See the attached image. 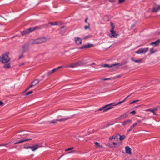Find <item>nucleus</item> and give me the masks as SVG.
<instances>
[{"label":"nucleus","instance_id":"f257e3e1","mask_svg":"<svg viewBox=\"0 0 160 160\" xmlns=\"http://www.w3.org/2000/svg\"><path fill=\"white\" fill-rule=\"evenodd\" d=\"M48 26V24H44L41 25L36 26L34 27L30 28L22 32L21 34L22 35H24L26 34H29L36 30H40L44 28H47Z\"/></svg>","mask_w":160,"mask_h":160},{"label":"nucleus","instance_id":"f03ea898","mask_svg":"<svg viewBox=\"0 0 160 160\" xmlns=\"http://www.w3.org/2000/svg\"><path fill=\"white\" fill-rule=\"evenodd\" d=\"M46 38L42 37L33 40L32 42V44H38L47 41Z\"/></svg>","mask_w":160,"mask_h":160},{"label":"nucleus","instance_id":"7ed1b4c3","mask_svg":"<svg viewBox=\"0 0 160 160\" xmlns=\"http://www.w3.org/2000/svg\"><path fill=\"white\" fill-rule=\"evenodd\" d=\"M114 105L113 103H111L110 104H108L107 105H106L104 106L101 107L100 108H99L98 110L99 111H103V112H105L106 111L112 108L113 107V106Z\"/></svg>","mask_w":160,"mask_h":160},{"label":"nucleus","instance_id":"20e7f679","mask_svg":"<svg viewBox=\"0 0 160 160\" xmlns=\"http://www.w3.org/2000/svg\"><path fill=\"white\" fill-rule=\"evenodd\" d=\"M70 118L69 117H67L63 118L62 119H54L52 120L48 121V122L49 124H55L57 123L58 121H65L69 119H70Z\"/></svg>","mask_w":160,"mask_h":160},{"label":"nucleus","instance_id":"39448f33","mask_svg":"<svg viewBox=\"0 0 160 160\" xmlns=\"http://www.w3.org/2000/svg\"><path fill=\"white\" fill-rule=\"evenodd\" d=\"M10 60V58L8 57V54H3L2 55V57L1 58V61L2 63H5L8 62Z\"/></svg>","mask_w":160,"mask_h":160},{"label":"nucleus","instance_id":"423d86ee","mask_svg":"<svg viewBox=\"0 0 160 160\" xmlns=\"http://www.w3.org/2000/svg\"><path fill=\"white\" fill-rule=\"evenodd\" d=\"M149 49L148 48H141L139 49L138 51L135 52V53L138 54H140L141 53H145Z\"/></svg>","mask_w":160,"mask_h":160},{"label":"nucleus","instance_id":"0eeeda50","mask_svg":"<svg viewBox=\"0 0 160 160\" xmlns=\"http://www.w3.org/2000/svg\"><path fill=\"white\" fill-rule=\"evenodd\" d=\"M85 64L84 62L83 61H82L75 63L73 65L71 66L70 67L74 68L78 66H82L84 65Z\"/></svg>","mask_w":160,"mask_h":160},{"label":"nucleus","instance_id":"6e6552de","mask_svg":"<svg viewBox=\"0 0 160 160\" xmlns=\"http://www.w3.org/2000/svg\"><path fill=\"white\" fill-rule=\"evenodd\" d=\"M22 52L23 53L25 52L28 50L29 49V46L28 43H26L22 46Z\"/></svg>","mask_w":160,"mask_h":160},{"label":"nucleus","instance_id":"1a4fd4ad","mask_svg":"<svg viewBox=\"0 0 160 160\" xmlns=\"http://www.w3.org/2000/svg\"><path fill=\"white\" fill-rule=\"evenodd\" d=\"M110 32L112 35L110 36V38H112V37L114 38H117L118 37V34L115 33L116 32L114 30L113 28V27L110 30Z\"/></svg>","mask_w":160,"mask_h":160},{"label":"nucleus","instance_id":"9d476101","mask_svg":"<svg viewBox=\"0 0 160 160\" xmlns=\"http://www.w3.org/2000/svg\"><path fill=\"white\" fill-rule=\"evenodd\" d=\"M93 46V44H92L88 43L87 44L82 46L80 47L79 48V49H82L83 48H90L92 47Z\"/></svg>","mask_w":160,"mask_h":160},{"label":"nucleus","instance_id":"9b49d317","mask_svg":"<svg viewBox=\"0 0 160 160\" xmlns=\"http://www.w3.org/2000/svg\"><path fill=\"white\" fill-rule=\"evenodd\" d=\"M119 63H117V64H111L110 65H109L108 64H102L101 65V67H102L106 68V67H108V68H111L113 66H116V65L119 64Z\"/></svg>","mask_w":160,"mask_h":160},{"label":"nucleus","instance_id":"f8f14e48","mask_svg":"<svg viewBox=\"0 0 160 160\" xmlns=\"http://www.w3.org/2000/svg\"><path fill=\"white\" fill-rule=\"evenodd\" d=\"M116 137L117 140L118 141L119 140L120 141L123 140L125 138L124 135L121 136L119 134H117Z\"/></svg>","mask_w":160,"mask_h":160},{"label":"nucleus","instance_id":"ddd939ff","mask_svg":"<svg viewBox=\"0 0 160 160\" xmlns=\"http://www.w3.org/2000/svg\"><path fill=\"white\" fill-rule=\"evenodd\" d=\"M74 40L75 43L77 44H81L82 43V39L79 37H75Z\"/></svg>","mask_w":160,"mask_h":160},{"label":"nucleus","instance_id":"4468645a","mask_svg":"<svg viewBox=\"0 0 160 160\" xmlns=\"http://www.w3.org/2000/svg\"><path fill=\"white\" fill-rule=\"evenodd\" d=\"M159 10H160V5H158L152 9V11L154 12H156Z\"/></svg>","mask_w":160,"mask_h":160},{"label":"nucleus","instance_id":"2eb2a0df","mask_svg":"<svg viewBox=\"0 0 160 160\" xmlns=\"http://www.w3.org/2000/svg\"><path fill=\"white\" fill-rule=\"evenodd\" d=\"M31 139H25V138H23L22 139L20 140H19L17 142H16L14 143V144H17L20 143H21L23 142H24L29 141L31 140Z\"/></svg>","mask_w":160,"mask_h":160},{"label":"nucleus","instance_id":"dca6fc26","mask_svg":"<svg viewBox=\"0 0 160 160\" xmlns=\"http://www.w3.org/2000/svg\"><path fill=\"white\" fill-rule=\"evenodd\" d=\"M40 147V146H39V145L36 144L35 145L31 146V149L32 151H34L36 150H37L39 147Z\"/></svg>","mask_w":160,"mask_h":160},{"label":"nucleus","instance_id":"f3484780","mask_svg":"<svg viewBox=\"0 0 160 160\" xmlns=\"http://www.w3.org/2000/svg\"><path fill=\"white\" fill-rule=\"evenodd\" d=\"M160 43V40L158 39L155 41L152 42L150 43V45H154L155 46H157Z\"/></svg>","mask_w":160,"mask_h":160},{"label":"nucleus","instance_id":"a211bd4d","mask_svg":"<svg viewBox=\"0 0 160 160\" xmlns=\"http://www.w3.org/2000/svg\"><path fill=\"white\" fill-rule=\"evenodd\" d=\"M125 151L128 154H131V148L128 146H126L125 148Z\"/></svg>","mask_w":160,"mask_h":160},{"label":"nucleus","instance_id":"6ab92c4d","mask_svg":"<svg viewBox=\"0 0 160 160\" xmlns=\"http://www.w3.org/2000/svg\"><path fill=\"white\" fill-rule=\"evenodd\" d=\"M131 122V120L130 119H129L126 120L125 121H124L123 122L122 125L123 126H125L126 125L128 124V123H129Z\"/></svg>","mask_w":160,"mask_h":160},{"label":"nucleus","instance_id":"aec40b11","mask_svg":"<svg viewBox=\"0 0 160 160\" xmlns=\"http://www.w3.org/2000/svg\"><path fill=\"white\" fill-rule=\"evenodd\" d=\"M66 30L65 26H62L61 27L60 31V33L62 35H63Z\"/></svg>","mask_w":160,"mask_h":160},{"label":"nucleus","instance_id":"412c9836","mask_svg":"<svg viewBox=\"0 0 160 160\" xmlns=\"http://www.w3.org/2000/svg\"><path fill=\"white\" fill-rule=\"evenodd\" d=\"M127 116V113H125L121 115L118 118L120 119H124L126 118Z\"/></svg>","mask_w":160,"mask_h":160},{"label":"nucleus","instance_id":"4be33fe9","mask_svg":"<svg viewBox=\"0 0 160 160\" xmlns=\"http://www.w3.org/2000/svg\"><path fill=\"white\" fill-rule=\"evenodd\" d=\"M39 82V81H38V79H35L33 82H32V83L34 85V86L37 85L38 84Z\"/></svg>","mask_w":160,"mask_h":160},{"label":"nucleus","instance_id":"5701e85b","mask_svg":"<svg viewBox=\"0 0 160 160\" xmlns=\"http://www.w3.org/2000/svg\"><path fill=\"white\" fill-rule=\"evenodd\" d=\"M3 67L6 69H8L10 67V63H8L5 64L3 66Z\"/></svg>","mask_w":160,"mask_h":160},{"label":"nucleus","instance_id":"b1692460","mask_svg":"<svg viewBox=\"0 0 160 160\" xmlns=\"http://www.w3.org/2000/svg\"><path fill=\"white\" fill-rule=\"evenodd\" d=\"M95 144L96 147H100L101 148H103V146L102 145H100V143L97 142H95Z\"/></svg>","mask_w":160,"mask_h":160},{"label":"nucleus","instance_id":"393cba45","mask_svg":"<svg viewBox=\"0 0 160 160\" xmlns=\"http://www.w3.org/2000/svg\"><path fill=\"white\" fill-rule=\"evenodd\" d=\"M131 60L132 61H134L135 62L137 63H141L142 62V60L141 59L134 60L133 58H132Z\"/></svg>","mask_w":160,"mask_h":160},{"label":"nucleus","instance_id":"a878e982","mask_svg":"<svg viewBox=\"0 0 160 160\" xmlns=\"http://www.w3.org/2000/svg\"><path fill=\"white\" fill-rule=\"evenodd\" d=\"M157 110L156 109H155V110H154V109H147V111L151 112H152L153 113V114L156 115V113L155 112V110Z\"/></svg>","mask_w":160,"mask_h":160},{"label":"nucleus","instance_id":"bb28decb","mask_svg":"<svg viewBox=\"0 0 160 160\" xmlns=\"http://www.w3.org/2000/svg\"><path fill=\"white\" fill-rule=\"evenodd\" d=\"M150 54H152L154 53H155L156 52V50H154L153 48H151L150 50Z\"/></svg>","mask_w":160,"mask_h":160},{"label":"nucleus","instance_id":"cd10ccee","mask_svg":"<svg viewBox=\"0 0 160 160\" xmlns=\"http://www.w3.org/2000/svg\"><path fill=\"white\" fill-rule=\"evenodd\" d=\"M116 136H113L112 137H110L109 138V140L112 141L113 139H115L116 138Z\"/></svg>","mask_w":160,"mask_h":160},{"label":"nucleus","instance_id":"c85d7f7f","mask_svg":"<svg viewBox=\"0 0 160 160\" xmlns=\"http://www.w3.org/2000/svg\"><path fill=\"white\" fill-rule=\"evenodd\" d=\"M48 24H50L51 25H57V22H49Z\"/></svg>","mask_w":160,"mask_h":160},{"label":"nucleus","instance_id":"c756f323","mask_svg":"<svg viewBox=\"0 0 160 160\" xmlns=\"http://www.w3.org/2000/svg\"><path fill=\"white\" fill-rule=\"evenodd\" d=\"M140 101L139 100H136L130 102V104H132L133 103H135V102H138V101Z\"/></svg>","mask_w":160,"mask_h":160},{"label":"nucleus","instance_id":"7c9ffc66","mask_svg":"<svg viewBox=\"0 0 160 160\" xmlns=\"http://www.w3.org/2000/svg\"><path fill=\"white\" fill-rule=\"evenodd\" d=\"M137 125V123H134V124H133L132 125L131 127H130V128H131V129H133V128L136 126Z\"/></svg>","mask_w":160,"mask_h":160},{"label":"nucleus","instance_id":"2f4dec72","mask_svg":"<svg viewBox=\"0 0 160 160\" xmlns=\"http://www.w3.org/2000/svg\"><path fill=\"white\" fill-rule=\"evenodd\" d=\"M73 147H71V148H67V149H66L65 150V151L66 152H67V151H69V150H72L73 149Z\"/></svg>","mask_w":160,"mask_h":160},{"label":"nucleus","instance_id":"473e14b6","mask_svg":"<svg viewBox=\"0 0 160 160\" xmlns=\"http://www.w3.org/2000/svg\"><path fill=\"white\" fill-rule=\"evenodd\" d=\"M32 91H30L28 92H27L26 94V96H27V95H28L29 94H32Z\"/></svg>","mask_w":160,"mask_h":160},{"label":"nucleus","instance_id":"72a5a7b5","mask_svg":"<svg viewBox=\"0 0 160 160\" xmlns=\"http://www.w3.org/2000/svg\"><path fill=\"white\" fill-rule=\"evenodd\" d=\"M136 112L135 110L132 111V112H130V113L132 114L133 115L135 114H136Z\"/></svg>","mask_w":160,"mask_h":160},{"label":"nucleus","instance_id":"f704fd0d","mask_svg":"<svg viewBox=\"0 0 160 160\" xmlns=\"http://www.w3.org/2000/svg\"><path fill=\"white\" fill-rule=\"evenodd\" d=\"M125 0H118V3L121 4Z\"/></svg>","mask_w":160,"mask_h":160},{"label":"nucleus","instance_id":"c9c22d12","mask_svg":"<svg viewBox=\"0 0 160 160\" xmlns=\"http://www.w3.org/2000/svg\"><path fill=\"white\" fill-rule=\"evenodd\" d=\"M141 122H142V121L140 120H138L137 121V122L135 123H137V125L138 124L140 123Z\"/></svg>","mask_w":160,"mask_h":160},{"label":"nucleus","instance_id":"e433bc0d","mask_svg":"<svg viewBox=\"0 0 160 160\" xmlns=\"http://www.w3.org/2000/svg\"><path fill=\"white\" fill-rule=\"evenodd\" d=\"M57 70V69L56 68H54V69H53L51 71L52 72L51 73H53V72H55Z\"/></svg>","mask_w":160,"mask_h":160},{"label":"nucleus","instance_id":"4c0bfd02","mask_svg":"<svg viewBox=\"0 0 160 160\" xmlns=\"http://www.w3.org/2000/svg\"><path fill=\"white\" fill-rule=\"evenodd\" d=\"M125 101H124V100H123L122 101H120V102H119L117 104V105H118V104H120L124 102Z\"/></svg>","mask_w":160,"mask_h":160},{"label":"nucleus","instance_id":"58836bf2","mask_svg":"<svg viewBox=\"0 0 160 160\" xmlns=\"http://www.w3.org/2000/svg\"><path fill=\"white\" fill-rule=\"evenodd\" d=\"M24 148L25 149H29V148H30L31 149V146H28L25 147Z\"/></svg>","mask_w":160,"mask_h":160},{"label":"nucleus","instance_id":"ea45409f","mask_svg":"<svg viewBox=\"0 0 160 160\" xmlns=\"http://www.w3.org/2000/svg\"><path fill=\"white\" fill-rule=\"evenodd\" d=\"M110 78H103V79H102V80H104V81L107 80H110Z\"/></svg>","mask_w":160,"mask_h":160},{"label":"nucleus","instance_id":"a19ab883","mask_svg":"<svg viewBox=\"0 0 160 160\" xmlns=\"http://www.w3.org/2000/svg\"><path fill=\"white\" fill-rule=\"evenodd\" d=\"M111 26L112 27V28H112L113 27V29H114V26L113 25V23L112 22H111Z\"/></svg>","mask_w":160,"mask_h":160},{"label":"nucleus","instance_id":"79ce46f5","mask_svg":"<svg viewBox=\"0 0 160 160\" xmlns=\"http://www.w3.org/2000/svg\"><path fill=\"white\" fill-rule=\"evenodd\" d=\"M23 54H22L21 55H20L19 57V59H21L22 58V57H23Z\"/></svg>","mask_w":160,"mask_h":160},{"label":"nucleus","instance_id":"37998d69","mask_svg":"<svg viewBox=\"0 0 160 160\" xmlns=\"http://www.w3.org/2000/svg\"><path fill=\"white\" fill-rule=\"evenodd\" d=\"M89 28V27L88 26H85L84 28L85 30H86L88 29V28Z\"/></svg>","mask_w":160,"mask_h":160},{"label":"nucleus","instance_id":"c03bdc74","mask_svg":"<svg viewBox=\"0 0 160 160\" xmlns=\"http://www.w3.org/2000/svg\"><path fill=\"white\" fill-rule=\"evenodd\" d=\"M51 72H52L51 71H50L48 72V75H50V74H51L52 73H51Z\"/></svg>","mask_w":160,"mask_h":160},{"label":"nucleus","instance_id":"a18cd8bd","mask_svg":"<svg viewBox=\"0 0 160 160\" xmlns=\"http://www.w3.org/2000/svg\"><path fill=\"white\" fill-rule=\"evenodd\" d=\"M34 86V85H33L31 82V85L29 86V87L30 88H32Z\"/></svg>","mask_w":160,"mask_h":160},{"label":"nucleus","instance_id":"49530a36","mask_svg":"<svg viewBox=\"0 0 160 160\" xmlns=\"http://www.w3.org/2000/svg\"><path fill=\"white\" fill-rule=\"evenodd\" d=\"M3 102L2 101H0V106L3 105Z\"/></svg>","mask_w":160,"mask_h":160},{"label":"nucleus","instance_id":"de8ad7c7","mask_svg":"<svg viewBox=\"0 0 160 160\" xmlns=\"http://www.w3.org/2000/svg\"><path fill=\"white\" fill-rule=\"evenodd\" d=\"M89 36H85L84 38V39H86L87 38H89Z\"/></svg>","mask_w":160,"mask_h":160},{"label":"nucleus","instance_id":"09e8293b","mask_svg":"<svg viewBox=\"0 0 160 160\" xmlns=\"http://www.w3.org/2000/svg\"><path fill=\"white\" fill-rule=\"evenodd\" d=\"M74 152V151H71V152H68V153H73Z\"/></svg>","mask_w":160,"mask_h":160},{"label":"nucleus","instance_id":"8fccbe9b","mask_svg":"<svg viewBox=\"0 0 160 160\" xmlns=\"http://www.w3.org/2000/svg\"><path fill=\"white\" fill-rule=\"evenodd\" d=\"M62 66H59L57 68H56L58 70V69H59L61 68H62Z\"/></svg>","mask_w":160,"mask_h":160},{"label":"nucleus","instance_id":"3c124183","mask_svg":"<svg viewBox=\"0 0 160 160\" xmlns=\"http://www.w3.org/2000/svg\"><path fill=\"white\" fill-rule=\"evenodd\" d=\"M112 144L114 145H118V143H116L114 142H113Z\"/></svg>","mask_w":160,"mask_h":160},{"label":"nucleus","instance_id":"603ef678","mask_svg":"<svg viewBox=\"0 0 160 160\" xmlns=\"http://www.w3.org/2000/svg\"><path fill=\"white\" fill-rule=\"evenodd\" d=\"M132 130V129H131V128H130L127 131L129 132H130V131H131Z\"/></svg>","mask_w":160,"mask_h":160},{"label":"nucleus","instance_id":"864d4df0","mask_svg":"<svg viewBox=\"0 0 160 160\" xmlns=\"http://www.w3.org/2000/svg\"><path fill=\"white\" fill-rule=\"evenodd\" d=\"M24 64V63H20V64H19V66H22V65H23Z\"/></svg>","mask_w":160,"mask_h":160},{"label":"nucleus","instance_id":"5fc2aeb1","mask_svg":"<svg viewBox=\"0 0 160 160\" xmlns=\"http://www.w3.org/2000/svg\"><path fill=\"white\" fill-rule=\"evenodd\" d=\"M108 146L111 148L113 147V146L111 144H109Z\"/></svg>","mask_w":160,"mask_h":160},{"label":"nucleus","instance_id":"6e6d98bb","mask_svg":"<svg viewBox=\"0 0 160 160\" xmlns=\"http://www.w3.org/2000/svg\"><path fill=\"white\" fill-rule=\"evenodd\" d=\"M30 88H29V87H28L26 89V91H27L28 90H29V89Z\"/></svg>","mask_w":160,"mask_h":160},{"label":"nucleus","instance_id":"4d7b16f0","mask_svg":"<svg viewBox=\"0 0 160 160\" xmlns=\"http://www.w3.org/2000/svg\"><path fill=\"white\" fill-rule=\"evenodd\" d=\"M127 98L128 97H126L123 100L125 102Z\"/></svg>","mask_w":160,"mask_h":160},{"label":"nucleus","instance_id":"13d9d810","mask_svg":"<svg viewBox=\"0 0 160 160\" xmlns=\"http://www.w3.org/2000/svg\"><path fill=\"white\" fill-rule=\"evenodd\" d=\"M87 20H88V19L87 18H86L85 20V22L87 23Z\"/></svg>","mask_w":160,"mask_h":160},{"label":"nucleus","instance_id":"bf43d9fd","mask_svg":"<svg viewBox=\"0 0 160 160\" xmlns=\"http://www.w3.org/2000/svg\"><path fill=\"white\" fill-rule=\"evenodd\" d=\"M131 94H130V95H128V96H127L126 97H128V98H129V97H130V96H131Z\"/></svg>","mask_w":160,"mask_h":160},{"label":"nucleus","instance_id":"052dcab7","mask_svg":"<svg viewBox=\"0 0 160 160\" xmlns=\"http://www.w3.org/2000/svg\"><path fill=\"white\" fill-rule=\"evenodd\" d=\"M1 57L0 56V62L1 61Z\"/></svg>","mask_w":160,"mask_h":160},{"label":"nucleus","instance_id":"680f3d73","mask_svg":"<svg viewBox=\"0 0 160 160\" xmlns=\"http://www.w3.org/2000/svg\"><path fill=\"white\" fill-rule=\"evenodd\" d=\"M4 145H0V146H4Z\"/></svg>","mask_w":160,"mask_h":160},{"label":"nucleus","instance_id":"e2e57ef3","mask_svg":"<svg viewBox=\"0 0 160 160\" xmlns=\"http://www.w3.org/2000/svg\"><path fill=\"white\" fill-rule=\"evenodd\" d=\"M114 147H117V146H114Z\"/></svg>","mask_w":160,"mask_h":160},{"label":"nucleus","instance_id":"0e129e2a","mask_svg":"<svg viewBox=\"0 0 160 160\" xmlns=\"http://www.w3.org/2000/svg\"><path fill=\"white\" fill-rule=\"evenodd\" d=\"M92 64H94V63H93Z\"/></svg>","mask_w":160,"mask_h":160}]
</instances>
